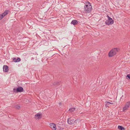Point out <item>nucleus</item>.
Returning a JSON list of instances; mask_svg holds the SVG:
<instances>
[{"label":"nucleus","mask_w":130,"mask_h":130,"mask_svg":"<svg viewBox=\"0 0 130 130\" xmlns=\"http://www.w3.org/2000/svg\"><path fill=\"white\" fill-rule=\"evenodd\" d=\"M127 77H128L129 79H130V74H128L126 76V78L127 79L128 78H127Z\"/></svg>","instance_id":"nucleus-16"},{"label":"nucleus","mask_w":130,"mask_h":130,"mask_svg":"<svg viewBox=\"0 0 130 130\" xmlns=\"http://www.w3.org/2000/svg\"><path fill=\"white\" fill-rule=\"evenodd\" d=\"M119 49L118 48H115L112 49L109 53L108 56L109 57H112L116 55Z\"/></svg>","instance_id":"nucleus-2"},{"label":"nucleus","mask_w":130,"mask_h":130,"mask_svg":"<svg viewBox=\"0 0 130 130\" xmlns=\"http://www.w3.org/2000/svg\"><path fill=\"white\" fill-rule=\"evenodd\" d=\"M10 12V11L9 10H5L2 15H3V17H4L5 15L8 14V12Z\"/></svg>","instance_id":"nucleus-12"},{"label":"nucleus","mask_w":130,"mask_h":130,"mask_svg":"<svg viewBox=\"0 0 130 130\" xmlns=\"http://www.w3.org/2000/svg\"><path fill=\"white\" fill-rule=\"evenodd\" d=\"M106 106L107 105V104H112L113 103H110L109 102H106Z\"/></svg>","instance_id":"nucleus-19"},{"label":"nucleus","mask_w":130,"mask_h":130,"mask_svg":"<svg viewBox=\"0 0 130 130\" xmlns=\"http://www.w3.org/2000/svg\"><path fill=\"white\" fill-rule=\"evenodd\" d=\"M34 59V58H32V59H31V60H32V59Z\"/></svg>","instance_id":"nucleus-22"},{"label":"nucleus","mask_w":130,"mask_h":130,"mask_svg":"<svg viewBox=\"0 0 130 130\" xmlns=\"http://www.w3.org/2000/svg\"><path fill=\"white\" fill-rule=\"evenodd\" d=\"M3 71L5 72H8L9 71L8 67L6 65H4L3 66Z\"/></svg>","instance_id":"nucleus-7"},{"label":"nucleus","mask_w":130,"mask_h":130,"mask_svg":"<svg viewBox=\"0 0 130 130\" xmlns=\"http://www.w3.org/2000/svg\"><path fill=\"white\" fill-rule=\"evenodd\" d=\"M75 109V108H70L69 109V112H73Z\"/></svg>","instance_id":"nucleus-14"},{"label":"nucleus","mask_w":130,"mask_h":130,"mask_svg":"<svg viewBox=\"0 0 130 130\" xmlns=\"http://www.w3.org/2000/svg\"><path fill=\"white\" fill-rule=\"evenodd\" d=\"M79 121H76V122H75V123H77V122H79Z\"/></svg>","instance_id":"nucleus-20"},{"label":"nucleus","mask_w":130,"mask_h":130,"mask_svg":"<svg viewBox=\"0 0 130 130\" xmlns=\"http://www.w3.org/2000/svg\"><path fill=\"white\" fill-rule=\"evenodd\" d=\"M35 118L36 119H38L41 117V115L40 114L38 113L35 115Z\"/></svg>","instance_id":"nucleus-11"},{"label":"nucleus","mask_w":130,"mask_h":130,"mask_svg":"<svg viewBox=\"0 0 130 130\" xmlns=\"http://www.w3.org/2000/svg\"><path fill=\"white\" fill-rule=\"evenodd\" d=\"M51 128L53 130H55L56 129V125L55 124L53 123L50 124Z\"/></svg>","instance_id":"nucleus-8"},{"label":"nucleus","mask_w":130,"mask_h":130,"mask_svg":"<svg viewBox=\"0 0 130 130\" xmlns=\"http://www.w3.org/2000/svg\"><path fill=\"white\" fill-rule=\"evenodd\" d=\"M129 107H130V102H128L126 103L125 106L123 108V111H125V110L127 109Z\"/></svg>","instance_id":"nucleus-6"},{"label":"nucleus","mask_w":130,"mask_h":130,"mask_svg":"<svg viewBox=\"0 0 130 130\" xmlns=\"http://www.w3.org/2000/svg\"><path fill=\"white\" fill-rule=\"evenodd\" d=\"M108 18V20H106L105 22V23L107 25L112 24H113L114 22L112 19L108 16H107Z\"/></svg>","instance_id":"nucleus-4"},{"label":"nucleus","mask_w":130,"mask_h":130,"mask_svg":"<svg viewBox=\"0 0 130 130\" xmlns=\"http://www.w3.org/2000/svg\"><path fill=\"white\" fill-rule=\"evenodd\" d=\"M3 18V15L2 14H0V20H2Z\"/></svg>","instance_id":"nucleus-18"},{"label":"nucleus","mask_w":130,"mask_h":130,"mask_svg":"<svg viewBox=\"0 0 130 130\" xmlns=\"http://www.w3.org/2000/svg\"><path fill=\"white\" fill-rule=\"evenodd\" d=\"M13 61L15 62H18L21 61V59L20 58L18 57L17 59L15 58H13Z\"/></svg>","instance_id":"nucleus-9"},{"label":"nucleus","mask_w":130,"mask_h":130,"mask_svg":"<svg viewBox=\"0 0 130 130\" xmlns=\"http://www.w3.org/2000/svg\"><path fill=\"white\" fill-rule=\"evenodd\" d=\"M86 5L84 6V11L85 13H89L90 12L92 9V6L91 4L88 1L86 3Z\"/></svg>","instance_id":"nucleus-1"},{"label":"nucleus","mask_w":130,"mask_h":130,"mask_svg":"<svg viewBox=\"0 0 130 130\" xmlns=\"http://www.w3.org/2000/svg\"><path fill=\"white\" fill-rule=\"evenodd\" d=\"M118 128L120 130H124L125 128L121 126H118Z\"/></svg>","instance_id":"nucleus-15"},{"label":"nucleus","mask_w":130,"mask_h":130,"mask_svg":"<svg viewBox=\"0 0 130 130\" xmlns=\"http://www.w3.org/2000/svg\"><path fill=\"white\" fill-rule=\"evenodd\" d=\"M78 23V22L76 20H73L71 22V24H72L74 25H75L77 24Z\"/></svg>","instance_id":"nucleus-10"},{"label":"nucleus","mask_w":130,"mask_h":130,"mask_svg":"<svg viewBox=\"0 0 130 130\" xmlns=\"http://www.w3.org/2000/svg\"><path fill=\"white\" fill-rule=\"evenodd\" d=\"M60 82H59L56 81L52 85V86L53 85H58L60 84Z\"/></svg>","instance_id":"nucleus-13"},{"label":"nucleus","mask_w":130,"mask_h":130,"mask_svg":"<svg viewBox=\"0 0 130 130\" xmlns=\"http://www.w3.org/2000/svg\"><path fill=\"white\" fill-rule=\"evenodd\" d=\"M123 95H122V96L121 98H122V97H123Z\"/></svg>","instance_id":"nucleus-23"},{"label":"nucleus","mask_w":130,"mask_h":130,"mask_svg":"<svg viewBox=\"0 0 130 130\" xmlns=\"http://www.w3.org/2000/svg\"><path fill=\"white\" fill-rule=\"evenodd\" d=\"M23 88L21 87H19L17 88H15L13 89V91L14 92H22L23 91Z\"/></svg>","instance_id":"nucleus-5"},{"label":"nucleus","mask_w":130,"mask_h":130,"mask_svg":"<svg viewBox=\"0 0 130 130\" xmlns=\"http://www.w3.org/2000/svg\"><path fill=\"white\" fill-rule=\"evenodd\" d=\"M15 107L17 109H20V107L19 105H17L15 106Z\"/></svg>","instance_id":"nucleus-17"},{"label":"nucleus","mask_w":130,"mask_h":130,"mask_svg":"<svg viewBox=\"0 0 130 130\" xmlns=\"http://www.w3.org/2000/svg\"><path fill=\"white\" fill-rule=\"evenodd\" d=\"M59 104H60H60H61V103H59Z\"/></svg>","instance_id":"nucleus-21"},{"label":"nucleus","mask_w":130,"mask_h":130,"mask_svg":"<svg viewBox=\"0 0 130 130\" xmlns=\"http://www.w3.org/2000/svg\"><path fill=\"white\" fill-rule=\"evenodd\" d=\"M79 120V119H77V120H74V119H72L71 118H69L68 119L67 122L68 124H72L74 123L76 121Z\"/></svg>","instance_id":"nucleus-3"}]
</instances>
